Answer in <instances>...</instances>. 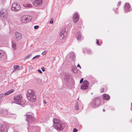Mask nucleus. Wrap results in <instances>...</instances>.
Listing matches in <instances>:
<instances>
[{"label": "nucleus", "mask_w": 132, "mask_h": 132, "mask_svg": "<svg viewBox=\"0 0 132 132\" xmlns=\"http://www.w3.org/2000/svg\"><path fill=\"white\" fill-rule=\"evenodd\" d=\"M35 93L34 92L32 91L30 89H29L27 90V95H28L29 94H31V93Z\"/></svg>", "instance_id": "obj_24"}, {"label": "nucleus", "mask_w": 132, "mask_h": 132, "mask_svg": "<svg viewBox=\"0 0 132 132\" xmlns=\"http://www.w3.org/2000/svg\"><path fill=\"white\" fill-rule=\"evenodd\" d=\"M31 16L28 15L23 16L21 18V22L23 23H26L29 21V20H31Z\"/></svg>", "instance_id": "obj_4"}, {"label": "nucleus", "mask_w": 132, "mask_h": 132, "mask_svg": "<svg viewBox=\"0 0 132 132\" xmlns=\"http://www.w3.org/2000/svg\"><path fill=\"white\" fill-rule=\"evenodd\" d=\"M34 5L35 6L39 7L42 4V0H36L33 2Z\"/></svg>", "instance_id": "obj_10"}, {"label": "nucleus", "mask_w": 132, "mask_h": 132, "mask_svg": "<svg viewBox=\"0 0 132 132\" xmlns=\"http://www.w3.org/2000/svg\"><path fill=\"white\" fill-rule=\"evenodd\" d=\"M20 9V5L17 4V2H14L12 5L11 9L14 11H16L19 10Z\"/></svg>", "instance_id": "obj_5"}, {"label": "nucleus", "mask_w": 132, "mask_h": 132, "mask_svg": "<svg viewBox=\"0 0 132 132\" xmlns=\"http://www.w3.org/2000/svg\"><path fill=\"white\" fill-rule=\"evenodd\" d=\"M102 97L104 99L107 100H109L110 98V97L109 95L106 94H103Z\"/></svg>", "instance_id": "obj_15"}, {"label": "nucleus", "mask_w": 132, "mask_h": 132, "mask_svg": "<svg viewBox=\"0 0 132 132\" xmlns=\"http://www.w3.org/2000/svg\"><path fill=\"white\" fill-rule=\"evenodd\" d=\"M4 95V94H0V98H1V99L2 98L3 96Z\"/></svg>", "instance_id": "obj_38"}, {"label": "nucleus", "mask_w": 132, "mask_h": 132, "mask_svg": "<svg viewBox=\"0 0 132 132\" xmlns=\"http://www.w3.org/2000/svg\"><path fill=\"white\" fill-rule=\"evenodd\" d=\"M24 6L26 7H32L31 5L29 4H25Z\"/></svg>", "instance_id": "obj_27"}, {"label": "nucleus", "mask_w": 132, "mask_h": 132, "mask_svg": "<svg viewBox=\"0 0 132 132\" xmlns=\"http://www.w3.org/2000/svg\"><path fill=\"white\" fill-rule=\"evenodd\" d=\"M40 55H36L34 57V58H38L39 57Z\"/></svg>", "instance_id": "obj_40"}, {"label": "nucleus", "mask_w": 132, "mask_h": 132, "mask_svg": "<svg viewBox=\"0 0 132 132\" xmlns=\"http://www.w3.org/2000/svg\"><path fill=\"white\" fill-rule=\"evenodd\" d=\"M105 111V109H103V112H104Z\"/></svg>", "instance_id": "obj_47"}, {"label": "nucleus", "mask_w": 132, "mask_h": 132, "mask_svg": "<svg viewBox=\"0 0 132 132\" xmlns=\"http://www.w3.org/2000/svg\"><path fill=\"white\" fill-rule=\"evenodd\" d=\"M13 68L15 70H19V66L18 65H15L14 66Z\"/></svg>", "instance_id": "obj_26"}, {"label": "nucleus", "mask_w": 132, "mask_h": 132, "mask_svg": "<svg viewBox=\"0 0 132 132\" xmlns=\"http://www.w3.org/2000/svg\"><path fill=\"white\" fill-rule=\"evenodd\" d=\"M79 20L78 15L77 13H75L73 17V20L74 23H76Z\"/></svg>", "instance_id": "obj_13"}, {"label": "nucleus", "mask_w": 132, "mask_h": 132, "mask_svg": "<svg viewBox=\"0 0 132 132\" xmlns=\"http://www.w3.org/2000/svg\"><path fill=\"white\" fill-rule=\"evenodd\" d=\"M96 43L98 45H100V44H99V40L98 39H96Z\"/></svg>", "instance_id": "obj_39"}, {"label": "nucleus", "mask_w": 132, "mask_h": 132, "mask_svg": "<svg viewBox=\"0 0 132 132\" xmlns=\"http://www.w3.org/2000/svg\"><path fill=\"white\" fill-rule=\"evenodd\" d=\"M53 22V20H52L51 19L50 21V23L51 24H52Z\"/></svg>", "instance_id": "obj_35"}, {"label": "nucleus", "mask_w": 132, "mask_h": 132, "mask_svg": "<svg viewBox=\"0 0 132 132\" xmlns=\"http://www.w3.org/2000/svg\"><path fill=\"white\" fill-rule=\"evenodd\" d=\"M4 130V129L3 126L1 125H0V132L3 131Z\"/></svg>", "instance_id": "obj_28"}, {"label": "nucleus", "mask_w": 132, "mask_h": 132, "mask_svg": "<svg viewBox=\"0 0 132 132\" xmlns=\"http://www.w3.org/2000/svg\"><path fill=\"white\" fill-rule=\"evenodd\" d=\"M15 38L17 39V40L20 39L21 38V34L19 32H15Z\"/></svg>", "instance_id": "obj_14"}, {"label": "nucleus", "mask_w": 132, "mask_h": 132, "mask_svg": "<svg viewBox=\"0 0 132 132\" xmlns=\"http://www.w3.org/2000/svg\"><path fill=\"white\" fill-rule=\"evenodd\" d=\"M131 8L129 4L128 3H126L125 5V11L127 13L128 12H130Z\"/></svg>", "instance_id": "obj_12"}, {"label": "nucleus", "mask_w": 132, "mask_h": 132, "mask_svg": "<svg viewBox=\"0 0 132 132\" xmlns=\"http://www.w3.org/2000/svg\"><path fill=\"white\" fill-rule=\"evenodd\" d=\"M70 56L71 58L73 60H74L75 58V56L74 53L73 52H71L70 54Z\"/></svg>", "instance_id": "obj_19"}, {"label": "nucleus", "mask_w": 132, "mask_h": 132, "mask_svg": "<svg viewBox=\"0 0 132 132\" xmlns=\"http://www.w3.org/2000/svg\"><path fill=\"white\" fill-rule=\"evenodd\" d=\"M131 109V110L132 111V109Z\"/></svg>", "instance_id": "obj_50"}, {"label": "nucleus", "mask_w": 132, "mask_h": 132, "mask_svg": "<svg viewBox=\"0 0 132 132\" xmlns=\"http://www.w3.org/2000/svg\"><path fill=\"white\" fill-rule=\"evenodd\" d=\"M35 59V58H34V57L33 58H32V60H33V59Z\"/></svg>", "instance_id": "obj_48"}, {"label": "nucleus", "mask_w": 132, "mask_h": 132, "mask_svg": "<svg viewBox=\"0 0 132 132\" xmlns=\"http://www.w3.org/2000/svg\"><path fill=\"white\" fill-rule=\"evenodd\" d=\"M77 131H78L77 129H76V128H74L73 129V132H77Z\"/></svg>", "instance_id": "obj_34"}, {"label": "nucleus", "mask_w": 132, "mask_h": 132, "mask_svg": "<svg viewBox=\"0 0 132 132\" xmlns=\"http://www.w3.org/2000/svg\"><path fill=\"white\" fill-rule=\"evenodd\" d=\"M2 110H1V111H0V113H2H2L3 114V111H2Z\"/></svg>", "instance_id": "obj_45"}, {"label": "nucleus", "mask_w": 132, "mask_h": 132, "mask_svg": "<svg viewBox=\"0 0 132 132\" xmlns=\"http://www.w3.org/2000/svg\"><path fill=\"white\" fill-rule=\"evenodd\" d=\"M12 43L13 48L14 50H15L16 49V47L15 42L14 41H12Z\"/></svg>", "instance_id": "obj_20"}, {"label": "nucleus", "mask_w": 132, "mask_h": 132, "mask_svg": "<svg viewBox=\"0 0 132 132\" xmlns=\"http://www.w3.org/2000/svg\"><path fill=\"white\" fill-rule=\"evenodd\" d=\"M89 83L87 80H85L81 86V89L82 90L87 89L88 88Z\"/></svg>", "instance_id": "obj_9"}, {"label": "nucleus", "mask_w": 132, "mask_h": 132, "mask_svg": "<svg viewBox=\"0 0 132 132\" xmlns=\"http://www.w3.org/2000/svg\"><path fill=\"white\" fill-rule=\"evenodd\" d=\"M31 54H30L28 55L24 59V60H25L26 59H29L30 57L31 56Z\"/></svg>", "instance_id": "obj_29"}, {"label": "nucleus", "mask_w": 132, "mask_h": 132, "mask_svg": "<svg viewBox=\"0 0 132 132\" xmlns=\"http://www.w3.org/2000/svg\"><path fill=\"white\" fill-rule=\"evenodd\" d=\"M43 103H44V104H46V102L45 101H44Z\"/></svg>", "instance_id": "obj_46"}, {"label": "nucleus", "mask_w": 132, "mask_h": 132, "mask_svg": "<svg viewBox=\"0 0 132 132\" xmlns=\"http://www.w3.org/2000/svg\"><path fill=\"white\" fill-rule=\"evenodd\" d=\"M33 129H34V130H35V129H37L38 128V127H33Z\"/></svg>", "instance_id": "obj_44"}, {"label": "nucleus", "mask_w": 132, "mask_h": 132, "mask_svg": "<svg viewBox=\"0 0 132 132\" xmlns=\"http://www.w3.org/2000/svg\"><path fill=\"white\" fill-rule=\"evenodd\" d=\"M86 52L88 54H90L91 53V51L90 50H86Z\"/></svg>", "instance_id": "obj_30"}, {"label": "nucleus", "mask_w": 132, "mask_h": 132, "mask_svg": "<svg viewBox=\"0 0 132 132\" xmlns=\"http://www.w3.org/2000/svg\"><path fill=\"white\" fill-rule=\"evenodd\" d=\"M53 122L54 127L57 131L62 130L65 127V125L60 120L54 119Z\"/></svg>", "instance_id": "obj_1"}, {"label": "nucleus", "mask_w": 132, "mask_h": 132, "mask_svg": "<svg viewBox=\"0 0 132 132\" xmlns=\"http://www.w3.org/2000/svg\"><path fill=\"white\" fill-rule=\"evenodd\" d=\"M22 99V96L20 95H17L14 96V99L15 103L17 104V102H20Z\"/></svg>", "instance_id": "obj_11"}, {"label": "nucleus", "mask_w": 132, "mask_h": 132, "mask_svg": "<svg viewBox=\"0 0 132 132\" xmlns=\"http://www.w3.org/2000/svg\"><path fill=\"white\" fill-rule=\"evenodd\" d=\"M25 103V101L23 100H22V99L20 102H17V104L21 105H24Z\"/></svg>", "instance_id": "obj_17"}, {"label": "nucleus", "mask_w": 132, "mask_h": 132, "mask_svg": "<svg viewBox=\"0 0 132 132\" xmlns=\"http://www.w3.org/2000/svg\"><path fill=\"white\" fill-rule=\"evenodd\" d=\"M65 30V28H64L61 31L60 35V37L61 39H63L65 38L67 35V33Z\"/></svg>", "instance_id": "obj_6"}, {"label": "nucleus", "mask_w": 132, "mask_h": 132, "mask_svg": "<svg viewBox=\"0 0 132 132\" xmlns=\"http://www.w3.org/2000/svg\"><path fill=\"white\" fill-rule=\"evenodd\" d=\"M26 118L28 124L32 123L35 120L34 114L30 112L27 113L26 115Z\"/></svg>", "instance_id": "obj_3"}, {"label": "nucleus", "mask_w": 132, "mask_h": 132, "mask_svg": "<svg viewBox=\"0 0 132 132\" xmlns=\"http://www.w3.org/2000/svg\"><path fill=\"white\" fill-rule=\"evenodd\" d=\"M8 16V14L6 11H0V17L4 19H6Z\"/></svg>", "instance_id": "obj_8"}, {"label": "nucleus", "mask_w": 132, "mask_h": 132, "mask_svg": "<svg viewBox=\"0 0 132 132\" xmlns=\"http://www.w3.org/2000/svg\"><path fill=\"white\" fill-rule=\"evenodd\" d=\"M104 89L103 88H101L100 89V92L102 93L104 92Z\"/></svg>", "instance_id": "obj_31"}, {"label": "nucleus", "mask_w": 132, "mask_h": 132, "mask_svg": "<svg viewBox=\"0 0 132 132\" xmlns=\"http://www.w3.org/2000/svg\"><path fill=\"white\" fill-rule=\"evenodd\" d=\"M77 35L78 37L77 38V40H80L81 39V35L80 32H78Z\"/></svg>", "instance_id": "obj_18"}, {"label": "nucleus", "mask_w": 132, "mask_h": 132, "mask_svg": "<svg viewBox=\"0 0 132 132\" xmlns=\"http://www.w3.org/2000/svg\"><path fill=\"white\" fill-rule=\"evenodd\" d=\"M14 91L13 89H12L11 90L7 92L4 94V95H9V94L12 93Z\"/></svg>", "instance_id": "obj_21"}, {"label": "nucleus", "mask_w": 132, "mask_h": 132, "mask_svg": "<svg viewBox=\"0 0 132 132\" xmlns=\"http://www.w3.org/2000/svg\"><path fill=\"white\" fill-rule=\"evenodd\" d=\"M39 27L38 26H35L34 27V28L35 29H37Z\"/></svg>", "instance_id": "obj_33"}, {"label": "nucleus", "mask_w": 132, "mask_h": 132, "mask_svg": "<svg viewBox=\"0 0 132 132\" xmlns=\"http://www.w3.org/2000/svg\"><path fill=\"white\" fill-rule=\"evenodd\" d=\"M2 111L3 112V116H5L9 114V112L8 110H2Z\"/></svg>", "instance_id": "obj_22"}, {"label": "nucleus", "mask_w": 132, "mask_h": 132, "mask_svg": "<svg viewBox=\"0 0 132 132\" xmlns=\"http://www.w3.org/2000/svg\"><path fill=\"white\" fill-rule=\"evenodd\" d=\"M83 78H82L80 80V83H82V82H83Z\"/></svg>", "instance_id": "obj_37"}, {"label": "nucleus", "mask_w": 132, "mask_h": 132, "mask_svg": "<svg viewBox=\"0 0 132 132\" xmlns=\"http://www.w3.org/2000/svg\"><path fill=\"white\" fill-rule=\"evenodd\" d=\"M41 69L43 71H45V69L44 68V67H42L41 68Z\"/></svg>", "instance_id": "obj_36"}, {"label": "nucleus", "mask_w": 132, "mask_h": 132, "mask_svg": "<svg viewBox=\"0 0 132 132\" xmlns=\"http://www.w3.org/2000/svg\"><path fill=\"white\" fill-rule=\"evenodd\" d=\"M38 71L40 73H42V72L40 69L38 70Z\"/></svg>", "instance_id": "obj_41"}, {"label": "nucleus", "mask_w": 132, "mask_h": 132, "mask_svg": "<svg viewBox=\"0 0 132 132\" xmlns=\"http://www.w3.org/2000/svg\"><path fill=\"white\" fill-rule=\"evenodd\" d=\"M27 96L28 99L31 102H36V96L35 93H31V94L27 95Z\"/></svg>", "instance_id": "obj_7"}, {"label": "nucleus", "mask_w": 132, "mask_h": 132, "mask_svg": "<svg viewBox=\"0 0 132 132\" xmlns=\"http://www.w3.org/2000/svg\"><path fill=\"white\" fill-rule=\"evenodd\" d=\"M70 77L68 73H66L65 74L64 80L66 81H68V80Z\"/></svg>", "instance_id": "obj_16"}, {"label": "nucleus", "mask_w": 132, "mask_h": 132, "mask_svg": "<svg viewBox=\"0 0 132 132\" xmlns=\"http://www.w3.org/2000/svg\"><path fill=\"white\" fill-rule=\"evenodd\" d=\"M47 51H44L42 53V54L43 55H45L47 53Z\"/></svg>", "instance_id": "obj_32"}, {"label": "nucleus", "mask_w": 132, "mask_h": 132, "mask_svg": "<svg viewBox=\"0 0 132 132\" xmlns=\"http://www.w3.org/2000/svg\"><path fill=\"white\" fill-rule=\"evenodd\" d=\"M79 104L78 103H76L75 105V109L76 110L79 109Z\"/></svg>", "instance_id": "obj_25"}, {"label": "nucleus", "mask_w": 132, "mask_h": 132, "mask_svg": "<svg viewBox=\"0 0 132 132\" xmlns=\"http://www.w3.org/2000/svg\"><path fill=\"white\" fill-rule=\"evenodd\" d=\"M101 97H97L94 98L91 103V106L93 108H96L101 105Z\"/></svg>", "instance_id": "obj_2"}, {"label": "nucleus", "mask_w": 132, "mask_h": 132, "mask_svg": "<svg viewBox=\"0 0 132 132\" xmlns=\"http://www.w3.org/2000/svg\"><path fill=\"white\" fill-rule=\"evenodd\" d=\"M10 114H13L14 115V114H12V113H10Z\"/></svg>", "instance_id": "obj_49"}, {"label": "nucleus", "mask_w": 132, "mask_h": 132, "mask_svg": "<svg viewBox=\"0 0 132 132\" xmlns=\"http://www.w3.org/2000/svg\"><path fill=\"white\" fill-rule=\"evenodd\" d=\"M118 5L120 6V4L121 3V2L120 1H119L118 2Z\"/></svg>", "instance_id": "obj_43"}, {"label": "nucleus", "mask_w": 132, "mask_h": 132, "mask_svg": "<svg viewBox=\"0 0 132 132\" xmlns=\"http://www.w3.org/2000/svg\"><path fill=\"white\" fill-rule=\"evenodd\" d=\"M5 54L4 51L0 50V58Z\"/></svg>", "instance_id": "obj_23"}, {"label": "nucleus", "mask_w": 132, "mask_h": 132, "mask_svg": "<svg viewBox=\"0 0 132 132\" xmlns=\"http://www.w3.org/2000/svg\"><path fill=\"white\" fill-rule=\"evenodd\" d=\"M77 66L78 67H79L80 69H81V66H80V65H79V64H78L77 65Z\"/></svg>", "instance_id": "obj_42"}]
</instances>
